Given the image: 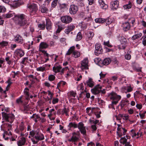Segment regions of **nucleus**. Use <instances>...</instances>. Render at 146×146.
<instances>
[{
	"instance_id": "nucleus-1",
	"label": "nucleus",
	"mask_w": 146,
	"mask_h": 146,
	"mask_svg": "<svg viewBox=\"0 0 146 146\" xmlns=\"http://www.w3.org/2000/svg\"><path fill=\"white\" fill-rule=\"evenodd\" d=\"M29 138L31 137H33L31 139L34 144H36L38 143L39 141L42 140L44 139L43 135L36 130H32L29 132Z\"/></svg>"
},
{
	"instance_id": "nucleus-2",
	"label": "nucleus",
	"mask_w": 146,
	"mask_h": 146,
	"mask_svg": "<svg viewBox=\"0 0 146 146\" xmlns=\"http://www.w3.org/2000/svg\"><path fill=\"white\" fill-rule=\"evenodd\" d=\"M27 16L23 14H19L15 15L14 19L15 23L20 27L25 26L27 23Z\"/></svg>"
},
{
	"instance_id": "nucleus-3",
	"label": "nucleus",
	"mask_w": 146,
	"mask_h": 146,
	"mask_svg": "<svg viewBox=\"0 0 146 146\" xmlns=\"http://www.w3.org/2000/svg\"><path fill=\"white\" fill-rule=\"evenodd\" d=\"M68 126L70 128L71 127L74 128L78 127L82 134L85 135L86 134L85 127L84 126V124L82 122L79 123L78 125L75 122H70L69 123Z\"/></svg>"
},
{
	"instance_id": "nucleus-4",
	"label": "nucleus",
	"mask_w": 146,
	"mask_h": 146,
	"mask_svg": "<svg viewBox=\"0 0 146 146\" xmlns=\"http://www.w3.org/2000/svg\"><path fill=\"white\" fill-rule=\"evenodd\" d=\"M109 96L111 100L112 101L111 106L113 107V109H114L113 105H115L118 103V101L121 99V96L120 95H117L113 92L110 93Z\"/></svg>"
},
{
	"instance_id": "nucleus-5",
	"label": "nucleus",
	"mask_w": 146,
	"mask_h": 146,
	"mask_svg": "<svg viewBox=\"0 0 146 146\" xmlns=\"http://www.w3.org/2000/svg\"><path fill=\"white\" fill-rule=\"evenodd\" d=\"M3 118L7 121L12 123L15 119V116L13 114H7L4 112L2 113Z\"/></svg>"
},
{
	"instance_id": "nucleus-6",
	"label": "nucleus",
	"mask_w": 146,
	"mask_h": 146,
	"mask_svg": "<svg viewBox=\"0 0 146 146\" xmlns=\"http://www.w3.org/2000/svg\"><path fill=\"white\" fill-rule=\"evenodd\" d=\"M117 38L121 42V44L118 46V48L119 49H124L126 46L127 43L126 38L120 35L118 36Z\"/></svg>"
},
{
	"instance_id": "nucleus-7",
	"label": "nucleus",
	"mask_w": 146,
	"mask_h": 146,
	"mask_svg": "<svg viewBox=\"0 0 146 146\" xmlns=\"http://www.w3.org/2000/svg\"><path fill=\"white\" fill-rule=\"evenodd\" d=\"M72 135L71 137L68 139V141L75 144L79 140L80 134L79 131H77L76 133L74 132L72 133Z\"/></svg>"
},
{
	"instance_id": "nucleus-8",
	"label": "nucleus",
	"mask_w": 146,
	"mask_h": 146,
	"mask_svg": "<svg viewBox=\"0 0 146 146\" xmlns=\"http://www.w3.org/2000/svg\"><path fill=\"white\" fill-rule=\"evenodd\" d=\"M102 86L98 84L91 90V92L95 95L98 94L100 92L102 94H104L106 92L104 90H102Z\"/></svg>"
},
{
	"instance_id": "nucleus-9",
	"label": "nucleus",
	"mask_w": 146,
	"mask_h": 146,
	"mask_svg": "<svg viewBox=\"0 0 146 146\" xmlns=\"http://www.w3.org/2000/svg\"><path fill=\"white\" fill-rule=\"evenodd\" d=\"M25 129V126L24 123L21 122L20 124L19 127L15 129L16 132L20 135L21 136L23 137L25 135L23 131Z\"/></svg>"
},
{
	"instance_id": "nucleus-10",
	"label": "nucleus",
	"mask_w": 146,
	"mask_h": 146,
	"mask_svg": "<svg viewBox=\"0 0 146 146\" xmlns=\"http://www.w3.org/2000/svg\"><path fill=\"white\" fill-rule=\"evenodd\" d=\"M75 48L74 46H73L71 47L67 52L66 55H69L73 52V56L76 58L79 57L80 56V53L77 51H74Z\"/></svg>"
},
{
	"instance_id": "nucleus-11",
	"label": "nucleus",
	"mask_w": 146,
	"mask_h": 146,
	"mask_svg": "<svg viewBox=\"0 0 146 146\" xmlns=\"http://www.w3.org/2000/svg\"><path fill=\"white\" fill-rule=\"evenodd\" d=\"M118 127L117 129V133L119 137L125 135L127 131V129L122 127V125L117 124Z\"/></svg>"
},
{
	"instance_id": "nucleus-12",
	"label": "nucleus",
	"mask_w": 146,
	"mask_h": 146,
	"mask_svg": "<svg viewBox=\"0 0 146 146\" xmlns=\"http://www.w3.org/2000/svg\"><path fill=\"white\" fill-rule=\"evenodd\" d=\"M95 49L94 53L96 55L98 56L103 53V50L100 44H96L95 45Z\"/></svg>"
},
{
	"instance_id": "nucleus-13",
	"label": "nucleus",
	"mask_w": 146,
	"mask_h": 146,
	"mask_svg": "<svg viewBox=\"0 0 146 146\" xmlns=\"http://www.w3.org/2000/svg\"><path fill=\"white\" fill-rule=\"evenodd\" d=\"M72 18L68 15L63 16L61 17V21L66 24L70 23L72 21Z\"/></svg>"
},
{
	"instance_id": "nucleus-14",
	"label": "nucleus",
	"mask_w": 146,
	"mask_h": 146,
	"mask_svg": "<svg viewBox=\"0 0 146 146\" xmlns=\"http://www.w3.org/2000/svg\"><path fill=\"white\" fill-rule=\"evenodd\" d=\"M78 10V6L74 4L70 5L69 9V12L71 15H74L76 14Z\"/></svg>"
},
{
	"instance_id": "nucleus-15",
	"label": "nucleus",
	"mask_w": 146,
	"mask_h": 146,
	"mask_svg": "<svg viewBox=\"0 0 146 146\" xmlns=\"http://www.w3.org/2000/svg\"><path fill=\"white\" fill-rule=\"evenodd\" d=\"M27 7L31 11H36L38 10L36 5L34 3H29L27 5Z\"/></svg>"
},
{
	"instance_id": "nucleus-16",
	"label": "nucleus",
	"mask_w": 146,
	"mask_h": 146,
	"mask_svg": "<svg viewBox=\"0 0 146 146\" xmlns=\"http://www.w3.org/2000/svg\"><path fill=\"white\" fill-rule=\"evenodd\" d=\"M111 7L113 10H116L118 7L119 2L117 0L112 1L111 2Z\"/></svg>"
},
{
	"instance_id": "nucleus-17",
	"label": "nucleus",
	"mask_w": 146,
	"mask_h": 146,
	"mask_svg": "<svg viewBox=\"0 0 146 146\" xmlns=\"http://www.w3.org/2000/svg\"><path fill=\"white\" fill-rule=\"evenodd\" d=\"M14 41L17 43L22 44L23 43L24 40L20 35H17L15 36Z\"/></svg>"
},
{
	"instance_id": "nucleus-18",
	"label": "nucleus",
	"mask_w": 146,
	"mask_h": 146,
	"mask_svg": "<svg viewBox=\"0 0 146 146\" xmlns=\"http://www.w3.org/2000/svg\"><path fill=\"white\" fill-rule=\"evenodd\" d=\"M26 142V138L23 137H22L17 141V144L18 146H22L25 145Z\"/></svg>"
},
{
	"instance_id": "nucleus-19",
	"label": "nucleus",
	"mask_w": 146,
	"mask_h": 146,
	"mask_svg": "<svg viewBox=\"0 0 146 146\" xmlns=\"http://www.w3.org/2000/svg\"><path fill=\"white\" fill-rule=\"evenodd\" d=\"M122 27L123 30L125 32H126L130 29L131 26L129 22H125L122 24Z\"/></svg>"
},
{
	"instance_id": "nucleus-20",
	"label": "nucleus",
	"mask_w": 146,
	"mask_h": 146,
	"mask_svg": "<svg viewBox=\"0 0 146 146\" xmlns=\"http://www.w3.org/2000/svg\"><path fill=\"white\" fill-rule=\"evenodd\" d=\"M14 54L16 56L21 57L24 55V52L21 49H19L15 50Z\"/></svg>"
},
{
	"instance_id": "nucleus-21",
	"label": "nucleus",
	"mask_w": 146,
	"mask_h": 146,
	"mask_svg": "<svg viewBox=\"0 0 146 146\" xmlns=\"http://www.w3.org/2000/svg\"><path fill=\"white\" fill-rule=\"evenodd\" d=\"M84 84L85 85L87 84V85L89 87L92 88L94 86L95 83L92 78H89L86 83H84Z\"/></svg>"
},
{
	"instance_id": "nucleus-22",
	"label": "nucleus",
	"mask_w": 146,
	"mask_h": 146,
	"mask_svg": "<svg viewBox=\"0 0 146 146\" xmlns=\"http://www.w3.org/2000/svg\"><path fill=\"white\" fill-rule=\"evenodd\" d=\"M48 46V45L46 42H41L40 44L39 48V50L41 51V50H43V49L46 48Z\"/></svg>"
},
{
	"instance_id": "nucleus-23",
	"label": "nucleus",
	"mask_w": 146,
	"mask_h": 146,
	"mask_svg": "<svg viewBox=\"0 0 146 146\" xmlns=\"http://www.w3.org/2000/svg\"><path fill=\"white\" fill-rule=\"evenodd\" d=\"M98 3L100 7L102 9H106L108 8V5L104 3L103 0H99Z\"/></svg>"
},
{
	"instance_id": "nucleus-24",
	"label": "nucleus",
	"mask_w": 146,
	"mask_h": 146,
	"mask_svg": "<svg viewBox=\"0 0 146 146\" xmlns=\"http://www.w3.org/2000/svg\"><path fill=\"white\" fill-rule=\"evenodd\" d=\"M39 10L42 13H47L48 10L44 5H42L39 7Z\"/></svg>"
},
{
	"instance_id": "nucleus-25",
	"label": "nucleus",
	"mask_w": 146,
	"mask_h": 146,
	"mask_svg": "<svg viewBox=\"0 0 146 146\" xmlns=\"http://www.w3.org/2000/svg\"><path fill=\"white\" fill-rule=\"evenodd\" d=\"M23 4V2L21 0H18L17 1H14L13 4V6L14 7H17Z\"/></svg>"
},
{
	"instance_id": "nucleus-26",
	"label": "nucleus",
	"mask_w": 146,
	"mask_h": 146,
	"mask_svg": "<svg viewBox=\"0 0 146 146\" xmlns=\"http://www.w3.org/2000/svg\"><path fill=\"white\" fill-rule=\"evenodd\" d=\"M46 29L48 30H50L52 27L51 22L49 19L46 20Z\"/></svg>"
},
{
	"instance_id": "nucleus-27",
	"label": "nucleus",
	"mask_w": 146,
	"mask_h": 146,
	"mask_svg": "<svg viewBox=\"0 0 146 146\" xmlns=\"http://www.w3.org/2000/svg\"><path fill=\"white\" fill-rule=\"evenodd\" d=\"M62 69V67L60 66H55L53 68V70L55 73L59 72Z\"/></svg>"
},
{
	"instance_id": "nucleus-28",
	"label": "nucleus",
	"mask_w": 146,
	"mask_h": 146,
	"mask_svg": "<svg viewBox=\"0 0 146 146\" xmlns=\"http://www.w3.org/2000/svg\"><path fill=\"white\" fill-rule=\"evenodd\" d=\"M95 21L96 23L100 24L103 23L105 22V19L102 18H97L95 19Z\"/></svg>"
},
{
	"instance_id": "nucleus-29",
	"label": "nucleus",
	"mask_w": 146,
	"mask_h": 146,
	"mask_svg": "<svg viewBox=\"0 0 146 146\" xmlns=\"http://www.w3.org/2000/svg\"><path fill=\"white\" fill-rule=\"evenodd\" d=\"M142 35V33H139L131 37V39L132 40H134L138 39L141 37Z\"/></svg>"
},
{
	"instance_id": "nucleus-30",
	"label": "nucleus",
	"mask_w": 146,
	"mask_h": 146,
	"mask_svg": "<svg viewBox=\"0 0 146 146\" xmlns=\"http://www.w3.org/2000/svg\"><path fill=\"white\" fill-rule=\"evenodd\" d=\"M120 104L121 108H123L125 106H127L129 104V101L125 100H122Z\"/></svg>"
},
{
	"instance_id": "nucleus-31",
	"label": "nucleus",
	"mask_w": 146,
	"mask_h": 146,
	"mask_svg": "<svg viewBox=\"0 0 146 146\" xmlns=\"http://www.w3.org/2000/svg\"><path fill=\"white\" fill-rule=\"evenodd\" d=\"M30 118L33 119H38L39 120H41V119L39 115L36 113L33 114L32 116L30 117Z\"/></svg>"
},
{
	"instance_id": "nucleus-32",
	"label": "nucleus",
	"mask_w": 146,
	"mask_h": 146,
	"mask_svg": "<svg viewBox=\"0 0 146 146\" xmlns=\"http://www.w3.org/2000/svg\"><path fill=\"white\" fill-rule=\"evenodd\" d=\"M82 38L81 33L80 32H78L76 38V40L77 41L80 40Z\"/></svg>"
},
{
	"instance_id": "nucleus-33",
	"label": "nucleus",
	"mask_w": 146,
	"mask_h": 146,
	"mask_svg": "<svg viewBox=\"0 0 146 146\" xmlns=\"http://www.w3.org/2000/svg\"><path fill=\"white\" fill-rule=\"evenodd\" d=\"M111 61V60L110 58H106L102 62V64H110Z\"/></svg>"
},
{
	"instance_id": "nucleus-34",
	"label": "nucleus",
	"mask_w": 146,
	"mask_h": 146,
	"mask_svg": "<svg viewBox=\"0 0 146 146\" xmlns=\"http://www.w3.org/2000/svg\"><path fill=\"white\" fill-rule=\"evenodd\" d=\"M94 61L96 64H102V61L99 58H95L94 60Z\"/></svg>"
},
{
	"instance_id": "nucleus-35",
	"label": "nucleus",
	"mask_w": 146,
	"mask_h": 146,
	"mask_svg": "<svg viewBox=\"0 0 146 146\" xmlns=\"http://www.w3.org/2000/svg\"><path fill=\"white\" fill-rule=\"evenodd\" d=\"M8 42L5 41H3L0 42V46L2 47L7 46L8 45Z\"/></svg>"
},
{
	"instance_id": "nucleus-36",
	"label": "nucleus",
	"mask_w": 146,
	"mask_h": 146,
	"mask_svg": "<svg viewBox=\"0 0 146 146\" xmlns=\"http://www.w3.org/2000/svg\"><path fill=\"white\" fill-rule=\"evenodd\" d=\"M80 89L81 90H82V91H81V93L80 94V96H81V94L83 93L85 90H84V86L82 83L80 84L79 85Z\"/></svg>"
},
{
	"instance_id": "nucleus-37",
	"label": "nucleus",
	"mask_w": 146,
	"mask_h": 146,
	"mask_svg": "<svg viewBox=\"0 0 146 146\" xmlns=\"http://www.w3.org/2000/svg\"><path fill=\"white\" fill-rule=\"evenodd\" d=\"M120 143L125 145L127 143V139L124 137H121L119 141Z\"/></svg>"
},
{
	"instance_id": "nucleus-38",
	"label": "nucleus",
	"mask_w": 146,
	"mask_h": 146,
	"mask_svg": "<svg viewBox=\"0 0 146 146\" xmlns=\"http://www.w3.org/2000/svg\"><path fill=\"white\" fill-rule=\"evenodd\" d=\"M12 13H8L5 14L3 15V17L4 18H9L12 17L13 16V14Z\"/></svg>"
},
{
	"instance_id": "nucleus-39",
	"label": "nucleus",
	"mask_w": 146,
	"mask_h": 146,
	"mask_svg": "<svg viewBox=\"0 0 146 146\" xmlns=\"http://www.w3.org/2000/svg\"><path fill=\"white\" fill-rule=\"evenodd\" d=\"M69 111V110H68L67 109H66V108H65L64 109H63L61 111L62 113V114H65L66 116H68V111Z\"/></svg>"
},
{
	"instance_id": "nucleus-40",
	"label": "nucleus",
	"mask_w": 146,
	"mask_h": 146,
	"mask_svg": "<svg viewBox=\"0 0 146 146\" xmlns=\"http://www.w3.org/2000/svg\"><path fill=\"white\" fill-rule=\"evenodd\" d=\"M91 124H94V125H96L99 122V121L98 120H92L90 119L89 120Z\"/></svg>"
},
{
	"instance_id": "nucleus-41",
	"label": "nucleus",
	"mask_w": 146,
	"mask_h": 146,
	"mask_svg": "<svg viewBox=\"0 0 146 146\" xmlns=\"http://www.w3.org/2000/svg\"><path fill=\"white\" fill-rule=\"evenodd\" d=\"M131 3L129 2L128 4L124 5L123 7L124 9H127L131 8Z\"/></svg>"
},
{
	"instance_id": "nucleus-42",
	"label": "nucleus",
	"mask_w": 146,
	"mask_h": 146,
	"mask_svg": "<svg viewBox=\"0 0 146 146\" xmlns=\"http://www.w3.org/2000/svg\"><path fill=\"white\" fill-rule=\"evenodd\" d=\"M80 68L82 70L88 69V64H81Z\"/></svg>"
},
{
	"instance_id": "nucleus-43",
	"label": "nucleus",
	"mask_w": 146,
	"mask_h": 146,
	"mask_svg": "<svg viewBox=\"0 0 146 146\" xmlns=\"http://www.w3.org/2000/svg\"><path fill=\"white\" fill-rule=\"evenodd\" d=\"M104 45L107 46L109 47H111L112 46V45L110 44L109 40L107 41H104Z\"/></svg>"
},
{
	"instance_id": "nucleus-44",
	"label": "nucleus",
	"mask_w": 146,
	"mask_h": 146,
	"mask_svg": "<svg viewBox=\"0 0 146 146\" xmlns=\"http://www.w3.org/2000/svg\"><path fill=\"white\" fill-rule=\"evenodd\" d=\"M94 35V33L90 31L88 34V36L89 39H91Z\"/></svg>"
},
{
	"instance_id": "nucleus-45",
	"label": "nucleus",
	"mask_w": 146,
	"mask_h": 146,
	"mask_svg": "<svg viewBox=\"0 0 146 146\" xmlns=\"http://www.w3.org/2000/svg\"><path fill=\"white\" fill-rule=\"evenodd\" d=\"M1 130L4 131V132L7 135L9 136V135H12V133L11 131H9V132L8 131H5L1 127Z\"/></svg>"
},
{
	"instance_id": "nucleus-46",
	"label": "nucleus",
	"mask_w": 146,
	"mask_h": 146,
	"mask_svg": "<svg viewBox=\"0 0 146 146\" xmlns=\"http://www.w3.org/2000/svg\"><path fill=\"white\" fill-rule=\"evenodd\" d=\"M67 27L68 28V29L71 31H72L75 28V26L74 25H68Z\"/></svg>"
},
{
	"instance_id": "nucleus-47",
	"label": "nucleus",
	"mask_w": 146,
	"mask_h": 146,
	"mask_svg": "<svg viewBox=\"0 0 146 146\" xmlns=\"http://www.w3.org/2000/svg\"><path fill=\"white\" fill-rule=\"evenodd\" d=\"M38 27L41 29H44L45 28V26L44 24H40L38 25Z\"/></svg>"
},
{
	"instance_id": "nucleus-48",
	"label": "nucleus",
	"mask_w": 146,
	"mask_h": 146,
	"mask_svg": "<svg viewBox=\"0 0 146 146\" xmlns=\"http://www.w3.org/2000/svg\"><path fill=\"white\" fill-rule=\"evenodd\" d=\"M6 11V9L4 6L0 5V13L2 12H4Z\"/></svg>"
},
{
	"instance_id": "nucleus-49",
	"label": "nucleus",
	"mask_w": 146,
	"mask_h": 146,
	"mask_svg": "<svg viewBox=\"0 0 146 146\" xmlns=\"http://www.w3.org/2000/svg\"><path fill=\"white\" fill-rule=\"evenodd\" d=\"M58 1V0H54L52 3L51 5L52 7H55L56 6Z\"/></svg>"
},
{
	"instance_id": "nucleus-50",
	"label": "nucleus",
	"mask_w": 146,
	"mask_h": 146,
	"mask_svg": "<svg viewBox=\"0 0 146 146\" xmlns=\"http://www.w3.org/2000/svg\"><path fill=\"white\" fill-rule=\"evenodd\" d=\"M6 125L8 131H9L12 130V125L11 124L9 123H7Z\"/></svg>"
},
{
	"instance_id": "nucleus-51",
	"label": "nucleus",
	"mask_w": 146,
	"mask_h": 146,
	"mask_svg": "<svg viewBox=\"0 0 146 146\" xmlns=\"http://www.w3.org/2000/svg\"><path fill=\"white\" fill-rule=\"evenodd\" d=\"M121 91L125 93H127V86H123L121 88Z\"/></svg>"
},
{
	"instance_id": "nucleus-52",
	"label": "nucleus",
	"mask_w": 146,
	"mask_h": 146,
	"mask_svg": "<svg viewBox=\"0 0 146 146\" xmlns=\"http://www.w3.org/2000/svg\"><path fill=\"white\" fill-rule=\"evenodd\" d=\"M55 76L54 75H51L48 77V80L50 81H52L55 79Z\"/></svg>"
},
{
	"instance_id": "nucleus-53",
	"label": "nucleus",
	"mask_w": 146,
	"mask_h": 146,
	"mask_svg": "<svg viewBox=\"0 0 146 146\" xmlns=\"http://www.w3.org/2000/svg\"><path fill=\"white\" fill-rule=\"evenodd\" d=\"M88 60L87 58H85L82 61V64H88Z\"/></svg>"
},
{
	"instance_id": "nucleus-54",
	"label": "nucleus",
	"mask_w": 146,
	"mask_h": 146,
	"mask_svg": "<svg viewBox=\"0 0 146 146\" xmlns=\"http://www.w3.org/2000/svg\"><path fill=\"white\" fill-rule=\"evenodd\" d=\"M29 90L28 88H26L24 90V93L25 94L26 96H28L29 95Z\"/></svg>"
},
{
	"instance_id": "nucleus-55",
	"label": "nucleus",
	"mask_w": 146,
	"mask_h": 146,
	"mask_svg": "<svg viewBox=\"0 0 146 146\" xmlns=\"http://www.w3.org/2000/svg\"><path fill=\"white\" fill-rule=\"evenodd\" d=\"M142 44L144 46L146 45V36L143 38V37H142Z\"/></svg>"
},
{
	"instance_id": "nucleus-56",
	"label": "nucleus",
	"mask_w": 146,
	"mask_h": 146,
	"mask_svg": "<svg viewBox=\"0 0 146 146\" xmlns=\"http://www.w3.org/2000/svg\"><path fill=\"white\" fill-rule=\"evenodd\" d=\"M105 22H106L107 24L109 25L111 23V20L109 18H108L106 19H105Z\"/></svg>"
},
{
	"instance_id": "nucleus-57",
	"label": "nucleus",
	"mask_w": 146,
	"mask_h": 146,
	"mask_svg": "<svg viewBox=\"0 0 146 146\" xmlns=\"http://www.w3.org/2000/svg\"><path fill=\"white\" fill-rule=\"evenodd\" d=\"M127 93L131 92L133 90V88L131 86H127Z\"/></svg>"
},
{
	"instance_id": "nucleus-58",
	"label": "nucleus",
	"mask_w": 146,
	"mask_h": 146,
	"mask_svg": "<svg viewBox=\"0 0 146 146\" xmlns=\"http://www.w3.org/2000/svg\"><path fill=\"white\" fill-rule=\"evenodd\" d=\"M69 94L71 96L74 97H75L76 94V93L73 91H71L70 92H69Z\"/></svg>"
},
{
	"instance_id": "nucleus-59",
	"label": "nucleus",
	"mask_w": 146,
	"mask_h": 146,
	"mask_svg": "<svg viewBox=\"0 0 146 146\" xmlns=\"http://www.w3.org/2000/svg\"><path fill=\"white\" fill-rule=\"evenodd\" d=\"M45 69V68L44 67H40L37 68V70L38 71H43Z\"/></svg>"
},
{
	"instance_id": "nucleus-60",
	"label": "nucleus",
	"mask_w": 146,
	"mask_h": 146,
	"mask_svg": "<svg viewBox=\"0 0 146 146\" xmlns=\"http://www.w3.org/2000/svg\"><path fill=\"white\" fill-rule=\"evenodd\" d=\"M125 58L127 60H129L131 58V55L129 53L127 54L125 56Z\"/></svg>"
},
{
	"instance_id": "nucleus-61",
	"label": "nucleus",
	"mask_w": 146,
	"mask_h": 146,
	"mask_svg": "<svg viewBox=\"0 0 146 146\" xmlns=\"http://www.w3.org/2000/svg\"><path fill=\"white\" fill-rule=\"evenodd\" d=\"M22 99V97H20L18 99H17L16 100V102L17 104H19L20 103H22V101L21 100Z\"/></svg>"
},
{
	"instance_id": "nucleus-62",
	"label": "nucleus",
	"mask_w": 146,
	"mask_h": 146,
	"mask_svg": "<svg viewBox=\"0 0 146 146\" xmlns=\"http://www.w3.org/2000/svg\"><path fill=\"white\" fill-rule=\"evenodd\" d=\"M141 68H137L135 66L133 67V69L135 71L138 72L141 71Z\"/></svg>"
},
{
	"instance_id": "nucleus-63",
	"label": "nucleus",
	"mask_w": 146,
	"mask_h": 146,
	"mask_svg": "<svg viewBox=\"0 0 146 146\" xmlns=\"http://www.w3.org/2000/svg\"><path fill=\"white\" fill-rule=\"evenodd\" d=\"M66 39L65 38H60V41L61 43H64L66 42Z\"/></svg>"
},
{
	"instance_id": "nucleus-64",
	"label": "nucleus",
	"mask_w": 146,
	"mask_h": 146,
	"mask_svg": "<svg viewBox=\"0 0 146 146\" xmlns=\"http://www.w3.org/2000/svg\"><path fill=\"white\" fill-rule=\"evenodd\" d=\"M91 126V128L92 129V131H94L96 130L97 129V127L95 125L92 124Z\"/></svg>"
}]
</instances>
